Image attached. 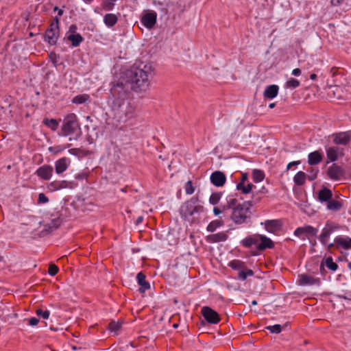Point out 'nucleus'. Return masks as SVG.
Returning <instances> with one entry per match:
<instances>
[{
  "instance_id": "nucleus-1",
  "label": "nucleus",
  "mask_w": 351,
  "mask_h": 351,
  "mask_svg": "<svg viewBox=\"0 0 351 351\" xmlns=\"http://www.w3.org/2000/svg\"><path fill=\"white\" fill-rule=\"evenodd\" d=\"M128 88L121 84H112L110 90L109 102L115 117L119 122H126L134 117L135 106L129 99Z\"/></svg>"
},
{
  "instance_id": "nucleus-2",
  "label": "nucleus",
  "mask_w": 351,
  "mask_h": 351,
  "mask_svg": "<svg viewBox=\"0 0 351 351\" xmlns=\"http://www.w3.org/2000/svg\"><path fill=\"white\" fill-rule=\"evenodd\" d=\"M152 75V66L143 63L139 66H132L130 69L127 70L124 76H122L116 82L112 84H121L127 87L128 92L130 93L131 90L136 92L145 90L149 86V77Z\"/></svg>"
},
{
  "instance_id": "nucleus-3",
  "label": "nucleus",
  "mask_w": 351,
  "mask_h": 351,
  "mask_svg": "<svg viewBox=\"0 0 351 351\" xmlns=\"http://www.w3.org/2000/svg\"><path fill=\"white\" fill-rule=\"evenodd\" d=\"M204 207L197 197H192L184 202L179 209L181 218L190 223L197 224L201 220V214L204 212Z\"/></svg>"
},
{
  "instance_id": "nucleus-4",
  "label": "nucleus",
  "mask_w": 351,
  "mask_h": 351,
  "mask_svg": "<svg viewBox=\"0 0 351 351\" xmlns=\"http://www.w3.org/2000/svg\"><path fill=\"white\" fill-rule=\"evenodd\" d=\"M261 199V197H258L256 201H244L242 202L241 207L235 208L234 210H232L230 215L231 220L237 225H242L247 223L251 221L252 212L251 208L257 202H259Z\"/></svg>"
},
{
  "instance_id": "nucleus-5",
  "label": "nucleus",
  "mask_w": 351,
  "mask_h": 351,
  "mask_svg": "<svg viewBox=\"0 0 351 351\" xmlns=\"http://www.w3.org/2000/svg\"><path fill=\"white\" fill-rule=\"evenodd\" d=\"M77 129H80V125L77 116L73 113L66 115L62 126V135L66 136L73 134Z\"/></svg>"
},
{
  "instance_id": "nucleus-6",
  "label": "nucleus",
  "mask_w": 351,
  "mask_h": 351,
  "mask_svg": "<svg viewBox=\"0 0 351 351\" xmlns=\"http://www.w3.org/2000/svg\"><path fill=\"white\" fill-rule=\"evenodd\" d=\"M341 226L331 221H327L325 226L322 229V233L319 237V240L324 245L327 244L330 236L336 231L340 230Z\"/></svg>"
},
{
  "instance_id": "nucleus-7",
  "label": "nucleus",
  "mask_w": 351,
  "mask_h": 351,
  "mask_svg": "<svg viewBox=\"0 0 351 351\" xmlns=\"http://www.w3.org/2000/svg\"><path fill=\"white\" fill-rule=\"evenodd\" d=\"M201 313L204 319L209 324H217L221 320L219 313L209 306H203Z\"/></svg>"
},
{
  "instance_id": "nucleus-8",
  "label": "nucleus",
  "mask_w": 351,
  "mask_h": 351,
  "mask_svg": "<svg viewBox=\"0 0 351 351\" xmlns=\"http://www.w3.org/2000/svg\"><path fill=\"white\" fill-rule=\"evenodd\" d=\"M332 137L335 145H348L351 142V131L335 133Z\"/></svg>"
},
{
  "instance_id": "nucleus-9",
  "label": "nucleus",
  "mask_w": 351,
  "mask_h": 351,
  "mask_svg": "<svg viewBox=\"0 0 351 351\" xmlns=\"http://www.w3.org/2000/svg\"><path fill=\"white\" fill-rule=\"evenodd\" d=\"M239 194H231L227 196L226 197V204L223 206V210H226L229 209H232L234 210L235 208L241 207L242 202L240 200H242L241 197L239 198Z\"/></svg>"
},
{
  "instance_id": "nucleus-10",
  "label": "nucleus",
  "mask_w": 351,
  "mask_h": 351,
  "mask_svg": "<svg viewBox=\"0 0 351 351\" xmlns=\"http://www.w3.org/2000/svg\"><path fill=\"white\" fill-rule=\"evenodd\" d=\"M157 14L153 10H149L144 14L141 19V23L147 29H152L156 23Z\"/></svg>"
},
{
  "instance_id": "nucleus-11",
  "label": "nucleus",
  "mask_w": 351,
  "mask_h": 351,
  "mask_svg": "<svg viewBox=\"0 0 351 351\" xmlns=\"http://www.w3.org/2000/svg\"><path fill=\"white\" fill-rule=\"evenodd\" d=\"M344 171L341 167L333 163L330 166L326 171L327 176L332 180H340L343 176Z\"/></svg>"
},
{
  "instance_id": "nucleus-12",
  "label": "nucleus",
  "mask_w": 351,
  "mask_h": 351,
  "mask_svg": "<svg viewBox=\"0 0 351 351\" xmlns=\"http://www.w3.org/2000/svg\"><path fill=\"white\" fill-rule=\"evenodd\" d=\"M53 168L49 165H44L38 167L35 174L43 180H49L53 175Z\"/></svg>"
},
{
  "instance_id": "nucleus-13",
  "label": "nucleus",
  "mask_w": 351,
  "mask_h": 351,
  "mask_svg": "<svg viewBox=\"0 0 351 351\" xmlns=\"http://www.w3.org/2000/svg\"><path fill=\"white\" fill-rule=\"evenodd\" d=\"M345 155V149L338 146L330 147L326 149L327 158L330 162L336 161L339 157H343Z\"/></svg>"
},
{
  "instance_id": "nucleus-14",
  "label": "nucleus",
  "mask_w": 351,
  "mask_h": 351,
  "mask_svg": "<svg viewBox=\"0 0 351 351\" xmlns=\"http://www.w3.org/2000/svg\"><path fill=\"white\" fill-rule=\"evenodd\" d=\"M60 34V29L49 25L45 33V40L51 45H55Z\"/></svg>"
},
{
  "instance_id": "nucleus-15",
  "label": "nucleus",
  "mask_w": 351,
  "mask_h": 351,
  "mask_svg": "<svg viewBox=\"0 0 351 351\" xmlns=\"http://www.w3.org/2000/svg\"><path fill=\"white\" fill-rule=\"evenodd\" d=\"M299 285L302 286L319 285L321 280L319 278H315L306 274L299 276Z\"/></svg>"
},
{
  "instance_id": "nucleus-16",
  "label": "nucleus",
  "mask_w": 351,
  "mask_h": 351,
  "mask_svg": "<svg viewBox=\"0 0 351 351\" xmlns=\"http://www.w3.org/2000/svg\"><path fill=\"white\" fill-rule=\"evenodd\" d=\"M211 183L217 187L223 186L226 182L225 173L220 171H214L210 176Z\"/></svg>"
},
{
  "instance_id": "nucleus-17",
  "label": "nucleus",
  "mask_w": 351,
  "mask_h": 351,
  "mask_svg": "<svg viewBox=\"0 0 351 351\" xmlns=\"http://www.w3.org/2000/svg\"><path fill=\"white\" fill-rule=\"evenodd\" d=\"M265 229L267 231L271 233H275L281 229L282 223L280 219L266 220L264 223Z\"/></svg>"
},
{
  "instance_id": "nucleus-18",
  "label": "nucleus",
  "mask_w": 351,
  "mask_h": 351,
  "mask_svg": "<svg viewBox=\"0 0 351 351\" xmlns=\"http://www.w3.org/2000/svg\"><path fill=\"white\" fill-rule=\"evenodd\" d=\"M258 241H261V243L256 246V249L259 251L274 247V242L265 235L258 234Z\"/></svg>"
},
{
  "instance_id": "nucleus-19",
  "label": "nucleus",
  "mask_w": 351,
  "mask_h": 351,
  "mask_svg": "<svg viewBox=\"0 0 351 351\" xmlns=\"http://www.w3.org/2000/svg\"><path fill=\"white\" fill-rule=\"evenodd\" d=\"M71 160L69 158L63 157L55 162V170L57 174H61L64 172L69 165H70Z\"/></svg>"
},
{
  "instance_id": "nucleus-20",
  "label": "nucleus",
  "mask_w": 351,
  "mask_h": 351,
  "mask_svg": "<svg viewBox=\"0 0 351 351\" xmlns=\"http://www.w3.org/2000/svg\"><path fill=\"white\" fill-rule=\"evenodd\" d=\"M138 284L140 285L139 292L143 293L150 289L149 283L146 280V276L143 272H139L136 276Z\"/></svg>"
},
{
  "instance_id": "nucleus-21",
  "label": "nucleus",
  "mask_w": 351,
  "mask_h": 351,
  "mask_svg": "<svg viewBox=\"0 0 351 351\" xmlns=\"http://www.w3.org/2000/svg\"><path fill=\"white\" fill-rule=\"evenodd\" d=\"M334 241L337 247H341L344 250L351 249V238L348 237L339 236L335 238Z\"/></svg>"
},
{
  "instance_id": "nucleus-22",
  "label": "nucleus",
  "mask_w": 351,
  "mask_h": 351,
  "mask_svg": "<svg viewBox=\"0 0 351 351\" xmlns=\"http://www.w3.org/2000/svg\"><path fill=\"white\" fill-rule=\"evenodd\" d=\"M323 159V154L319 151H315L308 154V162L310 165H316Z\"/></svg>"
},
{
  "instance_id": "nucleus-23",
  "label": "nucleus",
  "mask_w": 351,
  "mask_h": 351,
  "mask_svg": "<svg viewBox=\"0 0 351 351\" xmlns=\"http://www.w3.org/2000/svg\"><path fill=\"white\" fill-rule=\"evenodd\" d=\"M62 219L58 217H56L51 221L44 226L43 232H51L54 230H56L62 223Z\"/></svg>"
},
{
  "instance_id": "nucleus-24",
  "label": "nucleus",
  "mask_w": 351,
  "mask_h": 351,
  "mask_svg": "<svg viewBox=\"0 0 351 351\" xmlns=\"http://www.w3.org/2000/svg\"><path fill=\"white\" fill-rule=\"evenodd\" d=\"M279 88L277 85L272 84L267 86L263 93V96L266 99H271L276 97L278 93Z\"/></svg>"
},
{
  "instance_id": "nucleus-25",
  "label": "nucleus",
  "mask_w": 351,
  "mask_h": 351,
  "mask_svg": "<svg viewBox=\"0 0 351 351\" xmlns=\"http://www.w3.org/2000/svg\"><path fill=\"white\" fill-rule=\"evenodd\" d=\"M332 197V193L331 190L326 187H323L317 193L318 199L322 202H328Z\"/></svg>"
},
{
  "instance_id": "nucleus-26",
  "label": "nucleus",
  "mask_w": 351,
  "mask_h": 351,
  "mask_svg": "<svg viewBox=\"0 0 351 351\" xmlns=\"http://www.w3.org/2000/svg\"><path fill=\"white\" fill-rule=\"evenodd\" d=\"M324 266L328 267L330 270L335 271L338 269V265L333 261L332 257L326 258L324 261H323L320 265L319 269L320 271H324Z\"/></svg>"
},
{
  "instance_id": "nucleus-27",
  "label": "nucleus",
  "mask_w": 351,
  "mask_h": 351,
  "mask_svg": "<svg viewBox=\"0 0 351 351\" xmlns=\"http://www.w3.org/2000/svg\"><path fill=\"white\" fill-rule=\"evenodd\" d=\"M228 236L223 232L213 234L207 237V241L210 243H218L225 241L228 239Z\"/></svg>"
},
{
  "instance_id": "nucleus-28",
  "label": "nucleus",
  "mask_w": 351,
  "mask_h": 351,
  "mask_svg": "<svg viewBox=\"0 0 351 351\" xmlns=\"http://www.w3.org/2000/svg\"><path fill=\"white\" fill-rule=\"evenodd\" d=\"M258 243V234L248 236L241 241L242 245L246 248H250L253 245H256Z\"/></svg>"
},
{
  "instance_id": "nucleus-29",
  "label": "nucleus",
  "mask_w": 351,
  "mask_h": 351,
  "mask_svg": "<svg viewBox=\"0 0 351 351\" xmlns=\"http://www.w3.org/2000/svg\"><path fill=\"white\" fill-rule=\"evenodd\" d=\"M68 182L66 180H56L50 182L48 185V188L50 191H55L62 189L66 188Z\"/></svg>"
},
{
  "instance_id": "nucleus-30",
  "label": "nucleus",
  "mask_w": 351,
  "mask_h": 351,
  "mask_svg": "<svg viewBox=\"0 0 351 351\" xmlns=\"http://www.w3.org/2000/svg\"><path fill=\"white\" fill-rule=\"evenodd\" d=\"M118 21V17L116 14L108 13L104 15V22L108 27H112L116 25Z\"/></svg>"
},
{
  "instance_id": "nucleus-31",
  "label": "nucleus",
  "mask_w": 351,
  "mask_h": 351,
  "mask_svg": "<svg viewBox=\"0 0 351 351\" xmlns=\"http://www.w3.org/2000/svg\"><path fill=\"white\" fill-rule=\"evenodd\" d=\"M68 40L71 43L74 47H78L84 40V38L80 34H71L67 36Z\"/></svg>"
},
{
  "instance_id": "nucleus-32",
  "label": "nucleus",
  "mask_w": 351,
  "mask_h": 351,
  "mask_svg": "<svg viewBox=\"0 0 351 351\" xmlns=\"http://www.w3.org/2000/svg\"><path fill=\"white\" fill-rule=\"evenodd\" d=\"M256 186L252 184V183H247V185L244 183H238L237 184V190L241 191L243 194H248L250 193L253 188H255Z\"/></svg>"
},
{
  "instance_id": "nucleus-33",
  "label": "nucleus",
  "mask_w": 351,
  "mask_h": 351,
  "mask_svg": "<svg viewBox=\"0 0 351 351\" xmlns=\"http://www.w3.org/2000/svg\"><path fill=\"white\" fill-rule=\"evenodd\" d=\"M306 178V175L303 171H298L293 178V181L295 185L302 186L304 184Z\"/></svg>"
},
{
  "instance_id": "nucleus-34",
  "label": "nucleus",
  "mask_w": 351,
  "mask_h": 351,
  "mask_svg": "<svg viewBox=\"0 0 351 351\" xmlns=\"http://www.w3.org/2000/svg\"><path fill=\"white\" fill-rule=\"evenodd\" d=\"M43 123L53 131H56L59 125V122L56 119L48 118H45L43 121Z\"/></svg>"
},
{
  "instance_id": "nucleus-35",
  "label": "nucleus",
  "mask_w": 351,
  "mask_h": 351,
  "mask_svg": "<svg viewBox=\"0 0 351 351\" xmlns=\"http://www.w3.org/2000/svg\"><path fill=\"white\" fill-rule=\"evenodd\" d=\"M342 206L343 204L341 202L332 199L327 203V208L330 210L338 211Z\"/></svg>"
},
{
  "instance_id": "nucleus-36",
  "label": "nucleus",
  "mask_w": 351,
  "mask_h": 351,
  "mask_svg": "<svg viewBox=\"0 0 351 351\" xmlns=\"http://www.w3.org/2000/svg\"><path fill=\"white\" fill-rule=\"evenodd\" d=\"M223 226V221L221 219H216L213 220L211 222L209 223V224L207 226V230L208 232H214L217 228H219L221 226Z\"/></svg>"
},
{
  "instance_id": "nucleus-37",
  "label": "nucleus",
  "mask_w": 351,
  "mask_h": 351,
  "mask_svg": "<svg viewBox=\"0 0 351 351\" xmlns=\"http://www.w3.org/2000/svg\"><path fill=\"white\" fill-rule=\"evenodd\" d=\"M265 178V173L262 170L254 169L252 171V179L254 182H259Z\"/></svg>"
},
{
  "instance_id": "nucleus-38",
  "label": "nucleus",
  "mask_w": 351,
  "mask_h": 351,
  "mask_svg": "<svg viewBox=\"0 0 351 351\" xmlns=\"http://www.w3.org/2000/svg\"><path fill=\"white\" fill-rule=\"evenodd\" d=\"M123 322L118 321L115 322L114 320L110 321V322L108 324V329L110 332H117L118 330H119L122 326Z\"/></svg>"
},
{
  "instance_id": "nucleus-39",
  "label": "nucleus",
  "mask_w": 351,
  "mask_h": 351,
  "mask_svg": "<svg viewBox=\"0 0 351 351\" xmlns=\"http://www.w3.org/2000/svg\"><path fill=\"white\" fill-rule=\"evenodd\" d=\"M228 266L234 270H239L241 269H244L245 267V263L240 260L231 261L228 263Z\"/></svg>"
},
{
  "instance_id": "nucleus-40",
  "label": "nucleus",
  "mask_w": 351,
  "mask_h": 351,
  "mask_svg": "<svg viewBox=\"0 0 351 351\" xmlns=\"http://www.w3.org/2000/svg\"><path fill=\"white\" fill-rule=\"evenodd\" d=\"M90 99V96L88 94L78 95L73 99V103L76 104H82L86 103Z\"/></svg>"
},
{
  "instance_id": "nucleus-41",
  "label": "nucleus",
  "mask_w": 351,
  "mask_h": 351,
  "mask_svg": "<svg viewBox=\"0 0 351 351\" xmlns=\"http://www.w3.org/2000/svg\"><path fill=\"white\" fill-rule=\"evenodd\" d=\"M254 276V271L250 269H245L240 271L238 274L239 279L241 280H245L247 279L248 276Z\"/></svg>"
},
{
  "instance_id": "nucleus-42",
  "label": "nucleus",
  "mask_w": 351,
  "mask_h": 351,
  "mask_svg": "<svg viewBox=\"0 0 351 351\" xmlns=\"http://www.w3.org/2000/svg\"><path fill=\"white\" fill-rule=\"evenodd\" d=\"M221 195H222V193L221 192L213 193L209 198L210 204H211L213 205L217 204L221 197Z\"/></svg>"
},
{
  "instance_id": "nucleus-43",
  "label": "nucleus",
  "mask_w": 351,
  "mask_h": 351,
  "mask_svg": "<svg viewBox=\"0 0 351 351\" xmlns=\"http://www.w3.org/2000/svg\"><path fill=\"white\" fill-rule=\"evenodd\" d=\"M304 228V234L311 235V236H316L318 230L311 226H305L302 227Z\"/></svg>"
},
{
  "instance_id": "nucleus-44",
  "label": "nucleus",
  "mask_w": 351,
  "mask_h": 351,
  "mask_svg": "<svg viewBox=\"0 0 351 351\" xmlns=\"http://www.w3.org/2000/svg\"><path fill=\"white\" fill-rule=\"evenodd\" d=\"M268 193L267 189L265 186H263L258 191H257L255 194H253L252 199L251 201H256L258 197H263V195H265Z\"/></svg>"
},
{
  "instance_id": "nucleus-45",
  "label": "nucleus",
  "mask_w": 351,
  "mask_h": 351,
  "mask_svg": "<svg viewBox=\"0 0 351 351\" xmlns=\"http://www.w3.org/2000/svg\"><path fill=\"white\" fill-rule=\"evenodd\" d=\"M299 80L295 78H291L286 82V87L291 88H295L300 86Z\"/></svg>"
},
{
  "instance_id": "nucleus-46",
  "label": "nucleus",
  "mask_w": 351,
  "mask_h": 351,
  "mask_svg": "<svg viewBox=\"0 0 351 351\" xmlns=\"http://www.w3.org/2000/svg\"><path fill=\"white\" fill-rule=\"evenodd\" d=\"M49 60L53 63V65L56 67L58 65V60L60 56L56 54L54 51H51L48 55Z\"/></svg>"
},
{
  "instance_id": "nucleus-47",
  "label": "nucleus",
  "mask_w": 351,
  "mask_h": 351,
  "mask_svg": "<svg viewBox=\"0 0 351 351\" xmlns=\"http://www.w3.org/2000/svg\"><path fill=\"white\" fill-rule=\"evenodd\" d=\"M185 191H186V193L187 195H191L194 193L195 191V188L193 185V182L191 180H189L186 184H185Z\"/></svg>"
},
{
  "instance_id": "nucleus-48",
  "label": "nucleus",
  "mask_w": 351,
  "mask_h": 351,
  "mask_svg": "<svg viewBox=\"0 0 351 351\" xmlns=\"http://www.w3.org/2000/svg\"><path fill=\"white\" fill-rule=\"evenodd\" d=\"M71 146L70 144H68L66 146H61V145H58V146H56V147H50L49 148V150L51 152H53L55 154H57V153H59L60 152H62L63 150H64L66 147H69Z\"/></svg>"
},
{
  "instance_id": "nucleus-49",
  "label": "nucleus",
  "mask_w": 351,
  "mask_h": 351,
  "mask_svg": "<svg viewBox=\"0 0 351 351\" xmlns=\"http://www.w3.org/2000/svg\"><path fill=\"white\" fill-rule=\"evenodd\" d=\"M271 333L278 334L282 330V327L280 324H275L274 326H269L266 327Z\"/></svg>"
},
{
  "instance_id": "nucleus-50",
  "label": "nucleus",
  "mask_w": 351,
  "mask_h": 351,
  "mask_svg": "<svg viewBox=\"0 0 351 351\" xmlns=\"http://www.w3.org/2000/svg\"><path fill=\"white\" fill-rule=\"evenodd\" d=\"M36 313L38 316L42 317L43 319H47L49 318L50 312L48 310L43 311L38 308L36 311Z\"/></svg>"
},
{
  "instance_id": "nucleus-51",
  "label": "nucleus",
  "mask_w": 351,
  "mask_h": 351,
  "mask_svg": "<svg viewBox=\"0 0 351 351\" xmlns=\"http://www.w3.org/2000/svg\"><path fill=\"white\" fill-rule=\"evenodd\" d=\"M59 271L58 267L55 264H50L48 269V273L50 276H56Z\"/></svg>"
},
{
  "instance_id": "nucleus-52",
  "label": "nucleus",
  "mask_w": 351,
  "mask_h": 351,
  "mask_svg": "<svg viewBox=\"0 0 351 351\" xmlns=\"http://www.w3.org/2000/svg\"><path fill=\"white\" fill-rule=\"evenodd\" d=\"M319 170L317 169H312L310 171V174L308 176V179L310 181H313L316 179Z\"/></svg>"
},
{
  "instance_id": "nucleus-53",
  "label": "nucleus",
  "mask_w": 351,
  "mask_h": 351,
  "mask_svg": "<svg viewBox=\"0 0 351 351\" xmlns=\"http://www.w3.org/2000/svg\"><path fill=\"white\" fill-rule=\"evenodd\" d=\"M49 202V198L43 193L38 195V204H45Z\"/></svg>"
},
{
  "instance_id": "nucleus-54",
  "label": "nucleus",
  "mask_w": 351,
  "mask_h": 351,
  "mask_svg": "<svg viewBox=\"0 0 351 351\" xmlns=\"http://www.w3.org/2000/svg\"><path fill=\"white\" fill-rule=\"evenodd\" d=\"M343 292H344L343 293L336 294L335 296L340 299L351 300V297L350 296V294L351 293V292H348V291H343Z\"/></svg>"
},
{
  "instance_id": "nucleus-55",
  "label": "nucleus",
  "mask_w": 351,
  "mask_h": 351,
  "mask_svg": "<svg viewBox=\"0 0 351 351\" xmlns=\"http://www.w3.org/2000/svg\"><path fill=\"white\" fill-rule=\"evenodd\" d=\"M304 234V228L302 227H299L296 228L294 231V235L298 237L302 238V239H304V237H302V235Z\"/></svg>"
},
{
  "instance_id": "nucleus-56",
  "label": "nucleus",
  "mask_w": 351,
  "mask_h": 351,
  "mask_svg": "<svg viewBox=\"0 0 351 351\" xmlns=\"http://www.w3.org/2000/svg\"><path fill=\"white\" fill-rule=\"evenodd\" d=\"M59 23H60L59 18L58 16H56L53 19V21L50 24V26H51L52 27H53L56 29H59Z\"/></svg>"
},
{
  "instance_id": "nucleus-57",
  "label": "nucleus",
  "mask_w": 351,
  "mask_h": 351,
  "mask_svg": "<svg viewBox=\"0 0 351 351\" xmlns=\"http://www.w3.org/2000/svg\"><path fill=\"white\" fill-rule=\"evenodd\" d=\"M39 322V319L36 317H32L29 319V324L30 326H36Z\"/></svg>"
},
{
  "instance_id": "nucleus-58",
  "label": "nucleus",
  "mask_w": 351,
  "mask_h": 351,
  "mask_svg": "<svg viewBox=\"0 0 351 351\" xmlns=\"http://www.w3.org/2000/svg\"><path fill=\"white\" fill-rule=\"evenodd\" d=\"M87 177H88V173H86L85 172H82V173H80L77 174L75 176V179L83 180V179L87 178Z\"/></svg>"
},
{
  "instance_id": "nucleus-59",
  "label": "nucleus",
  "mask_w": 351,
  "mask_h": 351,
  "mask_svg": "<svg viewBox=\"0 0 351 351\" xmlns=\"http://www.w3.org/2000/svg\"><path fill=\"white\" fill-rule=\"evenodd\" d=\"M223 211L224 210H223V206L221 207V208H218V207H214V208H213V213L215 214V215H219L221 213H222Z\"/></svg>"
},
{
  "instance_id": "nucleus-60",
  "label": "nucleus",
  "mask_w": 351,
  "mask_h": 351,
  "mask_svg": "<svg viewBox=\"0 0 351 351\" xmlns=\"http://www.w3.org/2000/svg\"><path fill=\"white\" fill-rule=\"evenodd\" d=\"M69 152L72 155L77 156L80 152V149L78 148H72L69 150Z\"/></svg>"
},
{
  "instance_id": "nucleus-61",
  "label": "nucleus",
  "mask_w": 351,
  "mask_h": 351,
  "mask_svg": "<svg viewBox=\"0 0 351 351\" xmlns=\"http://www.w3.org/2000/svg\"><path fill=\"white\" fill-rule=\"evenodd\" d=\"M300 163V160L291 162H289V163L287 165V170H289V169H290L292 167H293V166H296V165H298Z\"/></svg>"
},
{
  "instance_id": "nucleus-62",
  "label": "nucleus",
  "mask_w": 351,
  "mask_h": 351,
  "mask_svg": "<svg viewBox=\"0 0 351 351\" xmlns=\"http://www.w3.org/2000/svg\"><path fill=\"white\" fill-rule=\"evenodd\" d=\"M77 29V25L75 24H72L69 27V32L71 34H75Z\"/></svg>"
},
{
  "instance_id": "nucleus-63",
  "label": "nucleus",
  "mask_w": 351,
  "mask_h": 351,
  "mask_svg": "<svg viewBox=\"0 0 351 351\" xmlns=\"http://www.w3.org/2000/svg\"><path fill=\"white\" fill-rule=\"evenodd\" d=\"M248 176L246 173H243L241 174V181L239 183H244L245 184V182L247 181Z\"/></svg>"
},
{
  "instance_id": "nucleus-64",
  "label": "nucleus",
  "mask_w": 351,
  "mask_h": 351,
  "mask_svg": "<svg viewBox=\"0 0 351 351\" xmlns=\"http://www.w3.org/2000/svg\"><path fill=\"white\" fill-rule=\"evenodd\" d=\"M337 71H338V68L335 67V66L332 67L330 69V73H331L332 77H335L337 75Z\"/></svg>"
}]
</instances>
